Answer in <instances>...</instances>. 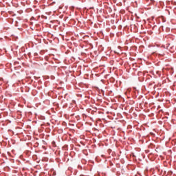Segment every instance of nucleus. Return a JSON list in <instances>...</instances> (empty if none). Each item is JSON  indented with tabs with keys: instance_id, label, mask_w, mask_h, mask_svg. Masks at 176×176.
Returning a JSON list of instances; mask_svg holds the SVG:
<instances>
[{
	"instance_id": "nucleus-10",
	"label": "nucleus",
	"mask_w": 176,
	"mask_h": 176,
	"mask_svg": "<svg viewBox=\"0 0 176 176\" xmlns=\"http://www.w3.org/2000/svg\"><path fill=\"white\" fill-rule=\"evenodd\" d=\"M12 23H13V19H12Z\"/></svg>"
},
{
	"instance_id": "nucleus-4",
	"label": "nucleus",
	"mask_w": 176,
	"mask_h": 176,
	"mask_svg": "<svg viewBox=\"0 0 176 176\" xmlns=\"http://www.w3.org/2000/svg\"><path fill=\"white\" fill-rule=\"evenodd\" d=\"M9 131H12V134H14V132L13 131H12V129H9V130H8V132H9Z\"/></svg>"
},
{
	"instance_id": "nucleus-13",
	"label": "nucleus",
	"mask_w": 176,
	"mask_h": 176,
	"mask_svg": "<svg viewBox=\"0 0 176 176\" xmlns=\"http://www.w3.org/2000/svg\"><path fill=\"white\" fill-rule=\"evenodd\" d=\"M80 176H83V175H81Z\"/></svg>"
},
{
	"instance_id": "nucleus-1",
	"label": "nucleus",
	"mask_w": 176,
	"mask_h": 176,
	"mask_svg": "<svg viewBox=\"0 0 176 176\" xmlns=\"http://www.w3.org/2000/svg\"><path fill=\"white\" fill-rule=\"evenodd\" d=\"M137 92L138 93V90H137V88L133 87V93H135V94H137Z\"/></svg>"
},
{
	"instance_id": "nucleus-3",
	"label": "nucleus",
	"mask_w": 176,
	"mask_h": 176,
	"mask_svg": "<svg viewBox=\"0 0 176 176\" xmlns=\"http://www.w3.org/2000/svg\"><path fill=\"white\" fill-rule=\"evenodd\" d=\"M102 96L105 95V91H104V90H102Z\"/></svg>"
},
{
	"instance_id": "nucleus-7",
	"label": "nucleus",
	"mask_w": 176,
	"mask_h": 176,
	"mask_svg": "<svg viewBox=\"0 0 176 176\" xmlns=\"http://www.w3.org/2000/svg\"><path fill=\"white\" fill-rule=\"evenodd\" d=\"M168 14H170V11L169 10H168Z\"/></svg>"
},
{
	"instance_id": "nucleus-9",
	"label": "nucleus",
	"mask_w": 176,
	"mask_h": 176,
	"mask_svg": "<svg viewBox=\"0 0 176 176\" xmlns=\"http://www.w3.org/2000/svg\"><path fill=\"white\" fill-rule=\"evenodd\" d=\"M38 55V54H35V56H37Z\"/></svg>"
},
{
	"instance_id": "nucleus-8",
	"label": "nucleus",
	"mask_w": 176,
	"mask_h": 176,
	"mask_svg": "<svg viewBox=\"0 0 176 176\" xmlns=\"http://www.w3.org/2000/svg\"><path fill=\"white\" fill-rule=\"evenodd\" d=\"M166 30H170V28H167Z\"/></svg>"
},
{
	"instance_id": "nucleus-12",
	"label": "nucleus",
	"mask_w": 176,
	"mask_h": 176,
	"mask_svg": "<svg viewBox=\"0 0 176 176\" xmlns=\"http://www.w3.org/2000/svg\"><path fill=\"white\" fill-rule=\"evenodd\" d=\"M170 49H173V47H170Z\"/></svg>"
},
{
	"instance_id": "nucleus-11",
	"label": "nucleus",
	"mask_w": 176,
	"mask_h": 176,
	"mask_svg": "<svg viewBox=\"0 0 176 176\" xmlns=\"http://www.w3.org/2000/svg\"><path fill=\"white\" fill-rule=\"evenodd\" d=\"M161 28H163V26H161Z\"/></svg>"
},
{
	"instance_id": "nucleus-2",
	"label": "nucleus",
	"mask_w": 176,
	"mask_h": 176,
	"mask_svg": "<svg viewBox=\"0 0 176 176\" xmlns=\"http://www.w3.org/2000/svg\"><path fill=\"white\" fill-rule=\"evenodd\" d=\"M109 164L110 166H113V163L112 162V161H109Z\"/></svg>"
},
{
	"instance_id": "nucleus-6",
	"label": "nucleus",
	"mask_w": 176,
	"mask_h": 176,
	"mask_svg": "<svg viewBox=\"0 0 176 176\" xmlns=\"http://www.w3.org/2000/svg\"><path fill=\"white\" fill-rule=\"evenodd\" d=\"M171 44H168V47H170V45Z\"/></svg>"
},
{
	"instance_id": "nucleus-5",
	"label": "nucleus",
	"mask_w": 176,
	"mask_h": 176,
	"mask_svg": "<svg viewBox=\"0 0 176 176\" xmlns=\"http://www.w3.org/2000/svg\"><path fill=\"white\" fill-rule=\"evenodd\" d=\"M163 23H166V20L163 19Z\"/></svg>"
}]
</instances>
